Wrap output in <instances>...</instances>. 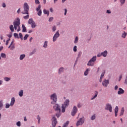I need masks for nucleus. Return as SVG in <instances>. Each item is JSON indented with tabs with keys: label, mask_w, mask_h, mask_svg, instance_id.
I'll return each instance as SVG.
<instances>
[{
	"label": "nucleus",
	"mask_w": 127,
	"mask_h": 127,
	"mask_svg": "<svg viewBox=\"0 0 127 127\" xmlns=\"http://www.w3.org/2000/svg\"><path fill=\"white\" fill-rule=\"evenodd\" d=\"M90 60L92 62L95 63V62L96 61V60H97V57L94 56Z\"/></svg>",
	"instance_id": "19"
},
{
	"label": "nucleus",
	"mask_w": 127,
	"mask_h": 127,
	"mask_svg": "<svg viewBox=\"0 0 127 127\" xmlns=\"http://www.w3.org/2000/svg\"><path fill=\"white\" fill-rule=\"evenodd\" d=\"M97 96H98V91H95V95L93 97H92V98H91V100H95V99H96V98H97Z\"/></svg>",
	"instance_id": "18"
},
{
	"label": "nucleus",
	"mask_w": 127,
	"mask_h": 127,
	"mask_svg": "<svg viewBox=\"0 0 127 127\" xmlns=\"http://www.w3.org/2000/svg\"><path fill=\"white\" fill-rule=\"evenodd\" d=\"M32 28H35L36 27V24H35V22H34L33 23L31 24Z\"/></svg>",
	"instance_id": "25"
},
{
	"label": "nucleus",
	"mask_w": 127,
	"mask_h": 127,
	"mask_svg": "<svg viewBox=\"0 0 127 127\" xmlns=\"http://www.w3.org/2000/svg\"><path fill=\"white\" fill-rule=\"evenodd\" d=\"M102 56H103V57H107V55H108V51H105L104 52L101 53Z\"/></svg>",
	"instance_id": "14"
},
{
	"label": "nucleus",
	"mask_w": 127,
	"mask_h": 127,
	"mask_svg": "<svg viewBox=\"0 0 127 127\" xmlns=\"http://www.w3.org/2000/svg\"><path fill=\"white\" fill-rule=\"evenodd\" d=\"M127 33L126 32H124L123 34H122V37L123 38H126V36H127Z\"/></svg>",
	"instance_id": "31"
},
{
	"label": "nucleus",
	"mask_w": 127,
	"mask_h": 127,
	"mask_svg": "<svg viewBox=\"0 0 127 127\" xmlns=\"http://www.w3.org/2000/svg\"><path fill=\"white\" fill-rule=\"evenodd\" d=\"M113 107H112V105L110 104H106L105 110H107V111H109L110 113H112V110Z\"/></svg>",
	"instance_id": "10"
},
{
	"label": "nucleus",
	"mask_w": 127,
	"mask_h": 127,
	"mask_svg": "<svg viewBox=\"0 0 127 127\" xmlns=\"http://www.w3.org/2000/svg\"><path fill=\"white\" fill-rule=\"evenodd\" d=\"M54 109L55 111H58L59 113H61V109H60V106L58 104H55L54 106Z\"/></svg>",
	"instance_id": "11"
},
{
	"label": "nucleus",
	"mask_w": 127,
	"mask_h": 127,
	"mask_svg": "<svg viewBox=\"0 0 127 127\" xmlns=\"http://www.w3.org/2000/svg\"><path fill=\"white\" fill-rule=\"evenodd\" d=\"M78 37H76L74 41V43H77L78 42Z\"/></svg>",
	"instance_id": "46"
},
{
	"label": "nucleus",
	"mask_w": 127,
	"mask_h": 127,
	"mask_svg": "<svg viewBox=\"0 0 127 127\" xmlns=\"http://www.w3.org/2000/svg\"><path fill=\"white\" fill-rule=\"evenodd\" d=\"M14 37H16V38L19 39V37H18V34L16 33H14Z\"/></svg>",
	"instance_id": "36"
},
{
	"label": "nucleus",
	"mask_w": 127,
	"mask_h": 127,
	"mask_svg": "<svg viewBox=\"0 0 127 127\" xmlns=\"http://www.w3.org/2000/svg\"><path fill=\"white\" fill-rule=\"evenodd\" d=\"M95 119H96V116L95 115H93L91 117V120H92V121H94V120H95Z\"/></svg>",
	"instance_id": "43"
},
{
	"label": "nucleus",
	"mask_w": 127,
	"mask_h": 127,
	"mask_svg": "<svg viewBox=\"0 0 127 127\" xmlns=\"http://www.w3.org/2000/svg\"><path fill=\"white\" fill-rule=\"evenodd\" d=\"M17 13H20V8H19L18 9V10L17 11Z\"/></svg>",
	"instance_id": "58"
},
{
	"label": "nucleus",
	"mask_w": 127,
	"mask_h": 127,
	"mask_svg": "<svg viewBox=\"0 0 127 127\" xmlns=\"http://www.w3.org/2000/svg\"><path fill=\"white\" fill-rule=\"evenodd\" d=\"M125 83V84H127V76L126 78Z\"/></svg>",
	"instance_id": "61"
},
{
	"label": "nucleus",
	"mask_w": 127,
	"mask_h": 127,
	"mask_svg": "<svg viewBox=\"0 0 127 127\" xmlns=\"http://www.w3.org/2000/svg\"><path fill=\"white\" fill-rule=\"evenodd\" d=\"M28 36H29L28 34L25 35V36L23 38L24 40H26L27 39Z\"/></svg>",
	"instance_id": "39"
},
{
	"label": "nucleus",
	"mask_w": 127,
	"mask_h": 127,
	"mask_svg": "<svg viewBox=\"0 0 127 127\" xmlns=\"http://www.w3.org/2000/svg\"><path fill=\"white\" fill-rule=\"evenodd\" d=\"M2 101H0V110H1V108H2Z\"/></svg>",
	"instance_id": "37"
},
{
	"label": "nucleus",
	"mask_w": 127,
	"mask_h": 127,
	"mask_svg": "<svg viewBox=\"0 0 127 127\" xmlns=\"http://www.w3.org/2000/svg\"><path fill=\"white\" fill-rule=\"evenodd\" d=\"M94 64L95 63H93V62L89 60L87 64V66H94Z\"/></svg>",
	"instance_id": "16"
},
{
	"label": "nucleus",
	"mask_w": 127,
	"mask_h": 127,
	"mask_svg": "<svg viewBox=\"0 0 127 127\" xmlns=\"http://www.w3.org/2000/svg\"><path fill=\"white\" fill-rule=\"evenodd\" d=\"M120 2L121 3V5L125 4V2H126V0H120Z\"/></svg>",
	"instance_id": "34"
},
{
	"label": "nucleus",
	"mask_w": 127,
	"mask_h": 127,
	"mask_svg": "<svg viewBox=\"0 0 127 127\" xmlns=\"http://www.w3.org/2000/svg\"><path fill=\"white\" fill-rule=\"evenodd\" d=\"M64 71V68L63 67H61L59 70V74H61V73H62Z\"/></svg>",
	"instance_id": "30"
},
{
	"label": "nucleus",
	"mask_w": 127,
	"mask_h": 127,
	"mask_svg": "<svg viewBox=\"0 0 127 127\" xmlns=\"http://www.w3.org/2000/svg\"><path fill=\"white\" fill-rule=\"evenodd\" d=\"M122 78H123V75L121 74L120 77H119V81H121V80H122Z\"/></svg>",
	"instance_id": "53"
},
{
	"label": "nucleus",
	"mask_w": 127,
	"mask_h": 127,
	"mask_svg": "<svg viewBox=\"0 0 127 127\" xmlns=\"http://www.w3.org/2000/svg\"><path fill=\"white\" fill-rule=\"evenodd\" d=\"M52 20H53V17H50V18H49V21H50V22L52 21Z\"/></svg>",
	"instance_id": "51"
},
{
	"label": "nucleus",
	"mask_w": 127,
	"mask_h": 127,
	"mask_svg": "<svg viewBox=\"0 0 127 127\" xmlns=\"http://www.w3.org/2000/svg\"><path fill=\"white\" fill-rule=\"evenodd\" d=\"M105 75V72H103L101 75V77L103 78V77H104V76Z\"/></svg>",
	"instance_id": "52"
},
{
	"label": "nucleus",
	"mask_w": 127,
	"mask_h": 127,
	"mask_svg": "<svg viewBox=\"0 0 127 127\" xmlns=\"http://www.w3.org/2000/svg\"><path fill=\"white\" fill-rule=\"evenodd\" d=\"M36 52V50H34L32 52L30 53V55H33V54H34Z\"/></svg>",
	"instance_id": "41"
},
{
	"label": "nucleus",
	"mask_w": 127,
	"mask_h": 127,
	"mask_svg": "<svg viewBox=\"0 0 127 127\" xmlns=\"http://www.w3.org/2000/svg\"><path fill=\"white\" fill-rule=\"evenodd\" d=\"M13 25L14 27L15 30H16L18 32L19 31H20V19L19 18H17L13 22ZM18 27V29H17Z\"/></svg>",
	"instance_id": "1"
},
{
	"label": "nucleus",
	"mask_w": 127,
	"mask_h": 127,
	"mask_svg": "<svg viewBox=\"0 0 127 127\" xmlns=\"http://www.w3.org/2000/svg\"><path fill=\"white\" fill-rule=\"evenodd\" d=\"M32 30H30L29 31H28V33H31V32H32Z\"/></svg>",
	"instance_id": "64"
},
{
	"label": "nucleus",
	"mask_w": 127,
	"mask_h": 127,
	"mask_svg": "<svg viewBox=\"0 0 127 127\" xmlns=\"http://www.w3.org/2000/svg\"><path fill=\"white\" fill-rule=\"evenodd\" d=\"M34 22V21H33V19L32 18L29 19L28 20L29 24H32V23H33Z\"/></svg>",
	"instance_id": "24"
},
{
	"label": "nucleus",
	"mask_w": 127,
	"mask_h": 127,
	"mask_svg": "<svg viewBox=\"0 0 127 127\" xmlns=\"http://www.w3.org/2000/svg\"><path fill=\"white\" fill-rule=\"evenodd\" d=\"M13 49H14V45L13 44V43L11 45V48H10V50H13Z\"/></svg>",
	"instance_id": "42"
},
{
	"label": "nucleus",
	"mask_w": 127,
	"mask_h": 127,
	"mask_svg": "<svg viewBox=\"0 0 127 127\" xmlns=\"http://www.w3.org/2000/svg\"><path fill=\"white\" fill-rule=\"evenodd\" d=\"M60 113L61 112H59V113L56 114V117H57V118H60Z\"/></svg>",
	"instance_id": "48"
},
{
	"label": "nucleus",
	"mask_w": 127,
	"mask_h": 127,
	"mask_svg": "<svg viewBox=\"0 0 127 127\" xmlns=\"http://www.w3.org/2000/svg\"><path fill=\"white\" fill-rule=\"evenodd\" d=\"M6 6V5H5V3H2V7H5Z\"/></svg>",
	"instance_id": "55"
},
{
	"label": "nucleus",
	"mask_w": 127,
	"mask_h": 127,
	"mask_svg": "<svg viewBox=\"0 0 127 127\" xmlns=\"http://www.w3.org/2000/svg\"><path fill=\"white\" fill-rule=\"evenodd\" d=\"M9 28L11 32H13V31H14V28L13 27V25H10Z\"/></svg>",
	"instance_id": "21"
},
{
	"label": "nucleus",
	"mask_w": 127,
	"mask_h": 127,
	"mask_svg": "<svg viewBox=\"0 0 127 127\" xmlns=\"http://www.w3.org/2000/svg\"><path fill=\"white\" fill-rule=\"evenodd\" d=\"M53 32H54V31H55V30H56V26H54L53 27Z\"/></svg>",
	"instance_id": "49"
},
{
	"label": "nucleus",
	"mask_w": 127,
	"mask_h": 127,
	"mask_svg": "<svg viewBox=\"0 0 127 127\" xmlns=\"http://www.w3.org/2000/svg\"><path fill=\"white\" fill-rule=\"evenodd\" d=\"M59 36H60V34H59V31H58L54 35V37L53 38V42H55V41L57 40V39L58 38V37H59Z\"/></svg>",
	"instance_id": "6"
},
{
	"label": "nucleus",
	"mask_w": 127,
	"mask_h": 127,
	"mask_svg": "<svg viewBox=\"0 0 127 127\" xmlns=\"http://www.w3.org/2000/svg\"><path fill=\"white\" fill-rule=\"evenodd\" d=\"M8 36V37H9V38H10L11 37V36H12V35H7Z\"/></svg>",
	"instance_id": "63"
},
{
	"label": "nucleus",
	"mask_w": 127,
	"mask_h": 127,
	"mask_svg": "<svg viewBox=\"0 0 127 127\" xmlns=\"http://www.w3.org/2000/svg\"><path fill=\"white\" fill-rule=\"evenodd\" d=\"M89 71H90V68H87L84 73L85 76H87L88 75V72Z\"/></svg>",
	"instance_id": "27"
},
{
	"label": "nucleus",
	"mask_w": 127,
	"mask_h": 127,
	"mask_svg": "<svg viewBox=\"0 0 127 127\" xmlns=\"http://www.w3.org/2000/svg\"><path fill=\"white\" fill-rule=\"evenodd\" d=\"M22 31L23 32H26V27H25V26L24 25H22Z\"/></svg>",
	"instance_id": "22"
},
{
	"label": "nucleus",
	"mask_w": 127,
	"mask_h": 127,
	"mask_svg": "<svg viewBox=\"0 0 127 127\" xmlns=\"http://www.w3.org/2000/svg\"><path fill=\"white\" fill-rule=\"evenodd\" d=\"M101 56H102V53H101V54L97 55V57H101Z\"/></svg>",
	"instance_id": "62"
},
{
	"label": "nucleus",
	"mask_w": 127,
	"mask_h": 127,
	"mask_svg": "<svg viewBox=\"0 0 127 127\" xmlns=\"http://www.w3.org/2000/svg\"><path fill=\"white\" fill-rule=\"evenodd\" d=\"M12 44H13V41H12L11 42L10 45H9V46L8 47V48H11V45H12Z\"/></svg>",
	"instance_id": "50"
},
{
	"label": "nucleus",
	"mask_w": 127,
	"mask_h": 127,
	"mask_svg": "<svg viewBox=\"0 0 127 127\" xmlns=\"http://www.w3.org/2000/svg\"><path fill=\"white\" fill-rule=\"evenodd\" d=\"M51 100H53V101L51 102V104H53L54 105V104H56V102H57V95H56V94L54 93L53 95L51 96Z\"/></svg>",
	"instance_id": "4"
},
{
	"label": "nucleus",
	"mask_w": 127,
	"mask_h": 127,
	"mask_svg": "<svg viewBox=\"0 0 127 127\" xmlns=\"http://www.w3.org/2000/svg\"><path fill=\"white\" fill-rule=\"evenodd\" d=\"M19 96L20 97H22L23 96V90H21L19 91Z\"/></svg>",
	"instance_id": "26"
},
{
	"label": "nucleus",
	"mask_w": 127,
	"mask_h": 127,
	"mask_svg": "<svg viewBox=\"0 0 127 127\" xmlns=\"http://www.w3.org/2000/svg\"><path fill=\"white\" fill-rule=\"evenodd\" d=\"M57 125V119L55 117H53L52 119V126L51 127H56Z\"/></svg>",
	"instance_id": "5"
},
{
	"label": "nucleus",
	"mask_w": 127,
	"mask_h": 127,
	"mask_svg": "<svg viewBox=\"0 0 127 127\" xmlns=\"http://www.w3.org/2000/svg\"><path fill=\"white\" fill-rule=\"evenodd\" d=\"M73 51L74 52H77V46H75L74 47H73Z\"/></svg>",
	"instance_id": "44"
},
{
	"label": "nucleus",
	"mask_w": 127,
	"mask_h": 127,
	"mask_svg": "<svg viewBox=\"0 0 127 127\" xmlns=\"http://www.w3.org/2000/svg\"><path fill=\"white\" fill-rule=\"evenodd\" d=\"M50 11H51V12H53V9L52 8H50Z\"/></svg>",
	"instance_id": "59"
},
{
	"label": "nucleus",
	"mask_w": 127,
	"mask_h": 127,
	"mask_svg": "<svg viewBox=\"0 0 127 127\" xmlns=\"http://www.w3.org/2000/svg\"><path fill=\"white\" fill-rule=\"evenodd\" d=\"M43 12L44 14H48V15H49V11L46 10V9H44L43 10Z\"/></svg>",
	"instance_id": "28"
},
{
	"label": "nucleus",
	"mask_w": 127,
	"mask_h": 127,
	"mask_svg": "<svg viewBox=\"0 0 127 127\" xmlns=\"http://www.w3.org/2000/svg\"><path fill=\"white\" fill-rule=\"evenodd\" d=\"M40 8H41V5L39 4L38 7L36 8V10L38 12L37 14L39 15V16H41V14H42V11L41 9H40Z\"/></svg>",
	"instance_id": "8"
},
{
	"label": "nucleus",
	"mask_w": 127,
	"mask_h": 127,
	"mask_svg": "<svg viewBox=\"0 0 127 127\" xmlns=\"http://www.w3.org/2000/svg\"><path fill=\"white\" fill-rule=\"evenodd\" d=\"M15 102V99H14V97H12L11 100L10 106H13V105H14Z\"/></svg>",
	"instance_id": "15"
},
{
	"label": "nucleus",
	"mask_w": 127,
	"mask_h": 127,
	"mask_svg": "<svg viewBox=\"0 0 127 127\" xmlns=\"http://www.w3.org/2000/svg\"><path fill=\"white\" fill-rule=\"evenodd\" d=\"M16 126H17V127H20V126H21L20 121H18L16 123Z\"/></svg>",
	"instance_id": "40"
},
{
	"label": "nucleus",
	"mask_w": 127,
	"mask_h": 127,
	"mask_svg": "<svg viewBox=\"0 0 127 127\" xmlns=\"http://www.w3.org/2000/svg\"><path fill=\"white\" fill-rule=\"evenodd\" d=\"M85 120L84 118H80L76 123V127H79V126H82V124H84Z\"/></svg>",
	"instance_id": "7"
},
{
	"label": "nucleus",
	"mask_w": 127,
	"mask_h": 127,
	"mask_svg": "<svg viewBox=\"0 0 127 127\" xmlns=\"http://www.w3.org/2000/svg\"><path fill=\"white\" fill-rule=\"evenodd\" d=\"M24 58H25V54L21 55L20 56V60H23V59H24Z\"/></svg>",
	"instance_id": "20"
},
{
	"label": "nucleus",
	"mask_w": 127,
	"mask_h": 127,
	"mask_svg": "<svg viewBox=\"0 0 127 127\" xmlns=\"http://www.w3.org/2000/svg\"><path fill=\"white\" fill-rule=\"evenodd\" d=\"M77 107H78V108H81L82 107V106L80 104H78Z\"/></svg>",
	"instance_id": "57"
},
{
	"label": "nucleus",
	"mask_w": 127,
	"mask_h": 127,
	"mask_svg": "<svg viewBox=\"0 0 127 127\" xmlns=\"http://www.w3.org/2000/svg\"><path fill=\"white\" fill-rule=\"evenodd\" d=\"M0 56L2 58H6V55L4 53H1Z\"/></svg>",
	"instance_id": "29"
},
{
	"label": "nucleus",
	"mask_w": 127,
	"mask_h": 127,
	"mask_svg": "<svg viewBox=\"0 0 127 127\" xmlns=\"http://www.w3.org/2000/svg\"><path fill=\"white\" fill-rule=\"evenodd\" d=\"M19 36L20 37V38L21 39V40H22L23 39V37L22 36V34H21V33H20L19 34Z\"/></svg>",
	"instance_id": "38"
},
{
	"label": "nucleus",
	"mask_w": 127,
	"mask_h": 127,
	"mask_svg": "<svg viewBox=\"0 0 127 127\" xmlns=\"http://www.w3.org/2000/svg\"><path fill=\"white\" fill-rule=\"evenodd\" d=\"M67 14V9H64V15H66Z\"/></svg>",
	"instance_id": "54"
},
{
	"label": "nucleus",
	"mask_w": 127,
	"mask_h": 127,
	"mask_svg": "<svg viewBox=\"0 0 127 127\" xmlns=\"http://www.w3.org/2000/svg\"><path fill=\"white\" fill-rule=\"evenodd\" d=\"M23 18L24 19H28V18H29V15H27L26 16H24Z\"/></svg>",
	"instance_id": "35"
},
{
	"label": "nucleus",
	"mask_w": 127,
	"mask_h": 127,
	"mask_svg": "<svg viewBox=\"0 0 127 127\" xmlns=\"http://www.w3.org/2000/svg\"><path fill=\"white\" fill-rule=\"evenodd\" d=\"M29 10V6L27 3L24 4V10L22 11L23 14H28V11Z\"/></svg>",
	"instance_id": "2"
},
{
	"label": "nucleus",
	"mask_w": 127,
	"mask_h": 127,
	"mask_svg": "<svg viewBox=\"0 0 127 127\" xmlns=\"http://www.w3.org/2000/svg\"><path fill=\"white\" fill-rule=\"evenodd\" d=\"M124 113H125V109L124 108H122L121 109V112L120 113V116H123Z\"/></svg>",
	"instance_id": "23"
},
{
	"label": "nucleus",
	"mask_w": 127,
	"mask_h": 127,
	"mask_svg": "<svg viewBox=\"0 0 127 127\" xmlns=\"http://www.w3.org/2000/svg\"><path fill=\"white\" fill-rule=\"evenodd\" d=\"M77 112H78V109H77V107L75 106H74L72 109V111L71 113V116H75V115L77 114Z\"/></svg>",
	"instance_id": "9"
},
{
	"label": "nucleus",
	"mask_w": 127,
	"mask_h": 127,
	"mask_svg": "<svg viewBox=\"0 0 127 127\" xmlns=\"http://www.w3.org/2000/svg\"><path fill=\"white\" fill-rule=\"evenodd\" d=\"M118 88H119V87L118 86V85L115 86V90H118Z\"/></svg>",
	"instance_id": "60"
},
{
	"label": "nucleus",
	"mask_w": 127,
	"mask_h": 127,
	"mask_svg": "<svg viewBox=\"0 0 127 127\" xmlns=\"http://www.w3.org/2000/svg\"><path fill=\"white\" fill-rule=\"evenodd\" d=\"M108 85H109V80H107L105 79L104 81L102 82V85L103 87H108Z\"/></svg>",
	"instance_id": "12"
},
{
	"label": "nucleus",
	"mask_w": 127,
	"mask_h": 127,
	"mask_svg": "<svg viewBox=\"0 0 127 127\" xmlns=\"http://www.w3.org/2000/svg\"><path fill=\"white\" fill-rule=\"evenodd\" d=\"M48 43V42L47 41H45L44 43V44L43 45V47H44V48H47L48 45L47 44Z\"/></svg>",
	"instance_id": "32"
},
{
	"label": "nucleus",
	"mask_w": 127,
	"mask_h": 127,
	"mask_svg": "<svg viewBox=\"0 0 127 127\" xmlns=\"http://www.w3.org/2000/svg\"><path fill=\"white\" fill-rule=\"evenodd\" d=\"M125 93V91L123 90L122 88H120L119 91L118 92V95H121V94H124Z\"/></svg>",
	"instance_id": "17"
},
{
	"label": "nucleus",
	"mask_w": 127,
	"mask_h": 127,
	"mask_svg": "<svg viewBox=\"0 0 127 127\" xmlns=\"http://www.w3.org/2000/svg\"><path fill=\"white\" fill-rule=\"evenodd\" d=\"M70 103V101H69V100L66 99L64 102V104L62 105V113H65V108H66V107L67 106H69V104Z\"/></svg>",
	"instance_id": "3"
},
{
	"label": "nucleus",
	"mask_w": 127,
	"mask_h": 127,
	"mask_svg": "<svg viewBox=\"0 0 127 127\" xmlns=\"http://www.w3.org/2000/svg\"><path fill=\"white\" fill-rule=\"evenodd\" d=\"M35 0V3L36 4H39L40 3V2H39V0Z\"/></svg>",
	"instance_id": "45"
},
{
	"label": "nucleus",
	"mask_w": 127,
	"mask_h": 127,
	"mask_svg": "<svg viewBox=\"0 0 127 127\" xmlns=\"http://www.w3.org/2000/svg\"><path fill=\"white\" fill-rule=\"evenodd\" d=\"M119 112V107L116 106L115 109V117H118V113Z\"/></svg>",
	"instance_id": "13"
},
{
	"label": "nucleus",
	"mask_w": 127,
	"mask_h": 127,
	"mask_svg": "<svg viewBox=\"0 0 127 127\" xmlns=\"http://www.w3.org/2000/svg\"><path fill=\"white\" fill-rule=\"evenodd\" d=\"M4 81H5L6 82H8V81H10V78H9V77H4Z\"/></svg>",
	"instance_id": "33"
},
{
	"label": "nucleus",
	"mask_w": 127,
	"mask_h": 127,
	"mask_svg": "<svg viewBox=\"0 0 127 127\" xmlns=\"http://www.w3.org/2000/svg\"><path fill=\"white\" fill-rule=\"evenodd\" d=\"M112 12L110 10H107V13H111Z\"/></svg>",
	"instance_id": "56"
},
{
	"label": "nucleus",
	"mask_w": 127,
	"mask_h": 127,
	"mask_svg": "<svg viewBox=\"0 0 127 127\" xmlns=\"http://www.w3.org/2000/svg\"><path fill=\"white\" fill-rule=\"evenodd\" d=\"M10 106V105L9 104H6L5 108H6V109H8V108H9Z\"/></svg>",
	"instance_id": "47"
}]
</instances>
